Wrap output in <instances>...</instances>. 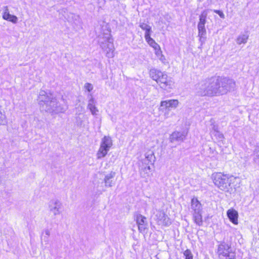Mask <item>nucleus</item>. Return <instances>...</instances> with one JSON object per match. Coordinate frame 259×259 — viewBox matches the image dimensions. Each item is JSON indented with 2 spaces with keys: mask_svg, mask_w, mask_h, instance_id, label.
Instances as JSON below:
<instances>
[{
  "mask_svg": "<svg viewBox=\"0 0 259 259\" xmlns=\"http://www.w3.org/2000/svg\"><path fill=\"white\" fill-rule=\"evenodd\" d=\"M219 82L217 77H212L201 81L196 86V94L199 96L212 97L219 95Z\"/></svg>",
  "mask_w": 259,
  "mask_h": 259,
  "instance_id": "f257e3e1",
  "label": "nucleus"
},
{
  "mask_svg": "<svg viewBox=\"0 0 259 259\" xmlns=\"http://www.w3.org/2000/svg\"><path fill=\"white\" fill-rule=\"evenodd\" d=\"M212 179L214 185L222 191L231 192L234 189L236 178L232 175L217 172L212 175Z\"/></svg>",
  "mask_w": 259,
  "mask_h": 259,
  "instance_id": "f03ea898",
  "label": "nucleus"
},
{
  "mask_svg": "<svg viewBox=\"0 0 259 259\" xmlns=\"http://www.w3.org/2000/svg\"><path fill=\"white\" fill-rule=\"evenodd\" d=\"M150 76L160 85V88L164 90L172 88L174 82L167 75L161 71L155 68L151 69L149 72Z\"/></svg>",
  "mask_w": 259,
  "mask_h": 259,
  "instance_id": "7ed1b4c3",
  "label": "nucleus"
},
{
  "mask_svg": "<svg viewBox=\"0 0 259 259\" xmlns=\"http://www.w3.org/2000/svg\"><path fill=\"white\" fill-rule=\"evenodd\" d=\"M99 43L102 49L106 52V55L109 58L114 56V47L110 32L108 30L99 37Z\"/></svg>",
  "mask_w": 259,
  "mask_h": 259,
  "instance_id": "20e7f679",
  "label": "nucleus"
},
{
  "mask_svg": "<svg viewBox=\"0 0 259 259\" xmlns=\"http://www.w3.org/2000/svg\"><path fill=\"white\" fill-rule=\"evenodd\" d=\"M39 104L42 110L52 114H54L55 111L49 110L51 108L55 109L56 105V99L51 94H48L44 91H40L38 97Z\"/></svg>",
  "mask_w": 259,
  "mask_h": 259,
  "instance_id": "39448f33",
  "label": "nucleus"
},
{
  "mask_svg": "<svg viewBox=\"0 0 259 259\" xmlns=\"http://www.w3.org/2000/svg\"><path fill=\"white\" fill-rule=\"evenodd\" d=\"M190 209L194 222L199 226H202V205L197 198L194 197L191 199Z\"/></svg>",
  "mask_w": 259,
  "mask_h": 259,
  "instance_id": "423d86ee",
  "label": "nucleus"
},
{
  "mask_svg": "<svg viewBox=\"0 0 259 259\" xmlns=\"http://www.w3.org/2000/svg\"><path fill=\"white\" fill-rule=\"evenodd\" d=\"M217 253L220 259H236L235 252L232 250L231 245L224 242L219 245Z\"/></svg>",
  "mask_w": 259,
  "mask_h": 259,
  "instance_id": "0eeeda50",
  "label": "nucleus"
},
{
  "mask_svg": "<svg viewBox=\"0 0 259 259\" xmlns=\"http://www.w3.org/2000/svg\"><path fill=\"white\" fill-rule=\"evenodd\" d=\"M217 78L219 82V95L225 94L234 89L236 83L233 79L220 77H217Z\"/></svg>",
  "mask_w": 259,
  "mask_h": 259,
  "instance_id": "6e6552de",
  "label": "nucleus"
},
{
  "mask_svg": "<svg viewBox=\"0 0 259 259\" xmlns=\"http://www.w3.org/2000/svg\"><path fill=\"white\" fill-rule=\"evenodd\" d=\"M112 146V141L109 136H104L101 140L99 149L97 153V159L104 157Z\"/></svg>",
  "mask_w": 259,
  "mask_h": 259,
  "instance_id": "1a4fd4ad",
  "label": "nucleus"
},
{
  "mask_svg": "<svg viewBox=\"0 0 259 259\" xmlns=\"http://www.w3.org/2000/svg\"><path fill=\"white\" fill-rule=\"evenodd\" d=\"M62 203L58 199H52L48 203V209L54 216L60 214L62 213Z\"/></svg>",
  "mask_w": 259,
  "mask_h": 259,
  "instance_id": "9d476101",
  "label": "nucleus"
},
{
  "mask_svg": "<svg viewBox=\"0 0 259 259\" xmlns=\"http://www.w3.org/2000/svg\"><path fill=\"white\" fill-rule=\"evenodd\" d=\"M208 15L207 10H204L199 16V21L198 24V36L200 39L205 35L206 30L205 24L206 23V18Z\"/></svg>",
  "mask_w": 259,
  "mask_h": 259,
  "instance_id": "9b49d317",
  "label": "nucleus"
},
{
  "mask_svg": "<svg viewBox=\"0 0 259 259\" xmlns=\"http://www.w3.org/2000/svg\"><path fill=\"white\" fill-rule=\"evenodd\" d=\"M155 220L158 225L168 226L171 224L169 218L161 210L157 211Z\"/></svg>",
  "mask_w": 259,
  "mask_h": 259,
  "instance_id": "f8f14e48",
  "label": "nucleus"
},
{
  "mask_svg": "<svg viewBox=\"0 0 259 259\" xmlns=\"http://www.w3.org/2000/svg\"><path fill=\"white\" fill-rule=\"evenodd\" d=\"M187 135V133L186 131H175L170 135L169 140L171 143H181L184 141Z\"/></svg>",
  "mask_w": 259,
  "mask_h": 259,
  "instance_id": "ddd939ff",
  "label": "nucleus"
},
{
  "mask_svg": "<svg viewBox=\"0 0 259 259\" xmlns=\"http://www.w3.org/2000/svg\"><path fill=\"white\" fill-rule=\"evenodd\" d=\"M136 221L139 231L140 232H144L148 225L146 218L141 214H137L136 216Z\"/></svg>",
  "mask_w": 259,
  "mask_h": 259,
  "instance_id": "4468645a",
  "label": "nucleus"
},
{
  "mask_svg": "<svg viewBox=\"0 0 259 259\" xmlns=\"http://www.w3.org/2000/svg\"><path fill=\"white\" fill-rule=\"evenodd\" d=\"M179 103V101L175 99L162 101L160 103V106L159 108V110H163L166 108L170 110V108H177Z\"/></svg>",
  "mask_w": 259,
  "mask_h": 259,
  "instance_id": "2eb2a0df",
  "label": "nucleus"
},
{
  "mask_svg": "<svg viewBox=\"0 0 259 259\" xmlns=\"http://www.w3.org/2000/svg\"><path fill=\"white\" fill-rule=\"evenodd\" d=\"M155 160V157L154 156V152L151 150L148 151L145 153V158L143 160V162L146 164V167L145 169L147 168L148 170L150 169L149 164H153Z\"/></svg>",
  "mask_w": 259,
  "mask_h": 259,
  "instance_id": "dca6fc26",
  "label": "nucleus"
},
{
  "mask_svg": "<svg viewBox=\"0 0 259 259\" xmlns=\"http://www.w3.org/2000/svg\"><path fill=\"white\" fill-rule=\"evenodd\" d=\"M68 108V106L64 100L62 99L61 102H58L56 100V105H55V109H53L51 108H49V110L51 111H55L54 114L59 113H64Z\"/></svg>",
  "mask_w": 259,
  "mask_h": 259,
  "instance_id": "f3484780",
  "label": "nucleus"
},
{
  "mask_svg": "<svg viewBox=\"0 0 259 259\" xmlns=\"http://www.w3.org/2000/svg\"><path fill=\"white\" fill-rule=\"evenodd\" d=\"M91 98L88 101L87 108L90 110L93 115H97V113L99 112V110L96 106V101L93 98L92 95H91Z\"/></svg>",
  "mask_w": 259,
  "mask_h": 259,
  "instance_id": "a211bd4d",
  "label": "nucleus"
},
{
  "mask_svg": "<svg viewBox=\"0 0 259 259\" xmlns=\"http://www.w3.org/2000/svg\"><path fill=\"white\" fill-rule=\"evenodd\" d=\"M115 173L111 171L109 174L105 176L104 181L106 187H111L115 185V181L112 179L114 178Z\"/></svg>",
  "mask_w": 259,
  "mask_h": 259,
  "instance_id": "6ab92c4d",
  "label": "nucleus"
},
{
  "mask_svg": "<svg viewBox=\"0 0 259 259\" xmlns=\"http://www.w3.org/2000/svg\"><path fill=\"white\" fill-rule=\"evenodd\" d=\"M227 216L230 221L235 225H237L238 214L236 210L233 209H229L227 211Z\"/></svg>",
  "mask_w": 259,
  "mask_h": 259,
  "instance_id": "aec40b11",
  "label": "nucleus"
},
{
  "mask_svg": "<svg viewBox=\"0 0 259 259\" xmlns=\"http://www.w3.org/2000/svg\"><path fill=\"white\" fill-rule=\"evenodd\" d=\"M248 35L246 33L240 34L236 39V42L238 45L246 44L248 39Z\"/></svg>",
  "mask_w": 259,
  "mask_h": 259,
  "instance_id": "412c9836",
  "label": "nucleus"
},
{
  "mask_svg": "<svg viewBox=\"0 0 259 259\" xmlns=\"http://www.w3.org/2000/svg\"><path fill=\"white\" fill-rule=\"evenodd\" d=\"M7 123V119L4 113L0 110V125H6Z\"/></svg>",
  "mask_w": 259,
  "mask_h": 259,
  "instance_id": "4be33fe9",
  "label": "nucleus"
},
{
  "mask_svg": "<svg viewBox=\"0 0 259 259\" xmlns=\"http://www.w3.org/2000/svg\"><path fill=\"white\" fill-rule=\"evenodd\" d=\"M3 18L4 19H8V16H10L9 10L8 6H5L3 7Z\"/></svg>",
  "mask_w": 259,
  "mask_h": 259,
  "instance_id": "5701e85b",
  "label": "nucleus"
},
{
  "mask_svg": "<svg viewBox=\"0 0 259 259\" xmlns=\"http://www.w3.org/2000/svg\"><path fill=\"white\" fill-rule=\"evenodd\" d=\"M184 255L185 256V259H193V254L189 249L186 250L184 252Z\"/></svg>",
  "mask_w": 259,
  "mask_h": 259,
  "instance_id": "b1692460",
  "label": "nucleus"
},
{
  "mask_svg": "<svg viewBox=\"0 0 259 259\" xmlns=\"http://www.w3.org/2000/svg\"><path fill=\"white\" fill-rule=\"evenodd\" d=\"M8 19H5L6 20L10 21L14 24H16L18 22V18L15 16L10 14V16H8Z\"/></svg>",
  "mask_w": 259,
  "mask_h": 259,
  "instance_id": "393cba45",
  "label": "nucleus"
},
{
  "mask_svg": "<svg viewBox=\"0 0 259 259\" xmlns=\"http://www.w3.org/2000/svg\"><path fill=\"white\" fill-rule=\"evenodd\" d=\"M148 44L152 47L153 46L157 44L155 41L151 37L145 39Z\"/></svg>",
  "mask_w": 259,
  "mask_h": 259,
  "instance_id": "a878e982",
  "label": "nucleus"
},
{
  "mask_svg": "<svg viewBox=\"0 0 259 259\" xmlns=\"http://www.w3.org/2000/svg\"><path fill=\"white\" fill-rule=\"evenodd\" d=\"M214 136L217 137V138L219 140H222L224 139V135L222 133H221L220 131L217 132L215 133H213Z\"/></svg>",
  "mask_w": 259,
  "mask_h": 259,
  "instance_id": "bb28decb",
  "label": "nucleus"
},
{
  "mask_svg": "<svg viewBox=\"0 0 259 259\" xmlns=\"http://www.w3.org/2000/svg\"><path fill=\"white\" fill-rule=\"evenodd\" d=\"M84 88L89 92H91L93 89V85L90 83H85Z\"/></svg>",
  "mask_w": 259,
  "mask_h": 259,
  "instance_id": "cd10ccee",
  "label": "nucleus"
},
{
  "mask_svg": "<svg viewBox=\"0 0 259 259\" xmlns=\"http://www.w3.org/2000/svg\"><path fill=\"white\" fill-rule=\"evenodd\" d=\"M253 159L254 162L259 165V150L256 151Z\"/></svg>",
  "mask_w": 259,
  "mask_h": 259,
  "instance_id": "c85d7f7f",
  "label": "nucleus"
},
{
  "mask_svg": "<svg viewBox=\"0 0 259 259\" xmlns=\"http://www.w3.org/2000/svg\"><path fill=\"white\" fill-rule=\"evenodd\" d=\"M145 39L148 38L150 37V33L152 32L151 30V27H150L147 29V30H145Z\"/></svg>",
  "mask_w": 259,
  "mask_h": 259,
  "instance_id": "c756f323",
  "label": "nucleus"
},
{
  "mask_svg": "<svg viewBox=\"0 0 259 259\" xmlns=\"http://www.w3.org/2000/svg\"><path fill=\"white\" fill-rule=\"evenodd\" d=\"M140 27L144 30H147V29L151 26L145 23H141Z\"/></svg>",
  "mask_w": 259,
  "mask_h": 259,
  "instance_id": "7c9ffc66",
  "label": "nucleus"
},
{
  "mask_svg": "<svg viewBox=\"0 0 259 259\" xmlns=\"http://www.w3.org/2000/svg\"><path fill=\"white\" fill-rule=\"evenodd\" d=\"M160 111H161L164 113V118H168V115L169 114V110L167 109H164L163 110H159Z\"/></svg>",
  "mask_w": 259,
  "mask_h": 259,
  "instance_id": "2f4dec72",
  "label": "nucleus"
},
{
  "mask_svg": "<svg viewBox=\"0 0 259 259\" xmlns=\"http://www.w3.org/2000/svg\"><path fill=\"white\" fill-rule=\"evenodd\" d=\"M213 12L214 13L218 14L221 18H223V19L225 18V15L223 13L222 11H221L220 10H213Z\"/></svg>",
  "mask_w": 259,
  "mask_h": 259,
  "instance_id": "473e14b6",
  "label": "nucleus"
},
{
  "mask_svg": "<svg viewBox=\"0 0 259 259\" xmlns=\"http://www.w3.org/2000/svg\"><path fill=\"white\" fill-rule=\"evenodd\" d=\"M152 47L154 48L155 51L158 50V51L160 52V48L158 44H156L155 45L153 46Z\"/></svg>",
  "mask_w": 259,
  "mask_h": 259,
  "instance_id": "72a5a7b5",
  "label": "nucleus"
},
{
  "mask_svg": "<svg viewBox=\"0 0 259 259\" xmlns=\"http://www.w3.org/2000/svg\"><path fill=\"white\" fill-rule=\"evenodd\" d=\"M219 131H218V128L217 126L213 125V127H212V131L211 132L212 134H213V133H217V132H219Z\"/></svg>",
  "mask_w": 259,
  "mask_h": 259,
  "instance_id": "f704fd0d",
  "label": "nucleus"
},
{
  "mask_svg": "<svg viewBox=\"0 0 259 259\" xmlns=\"http://www.w3.org/2000/svg\"><path fill=\"white\" fill-rule=\"evenodd\" d=\"M162 52L161 51V49H160V52L158 51V50L155 51V54L157 56H159L160 55H161Z\"/></svg>",
  "mask_w": 259,
  "mask_h": 259,
  "instance_id": "c9c22d12",
  "label": "nucleus"
},
{
  "mask_svg": "<svg viewBox=\"0 0 259 259\" xmlns=\"http://www.w3.org/2000/svg\"><path fill=\"white\" fill-rule=\"evenodd\" d=\"M45 234L47 235V236H50V232L49 230H45Z\"/></svg>",
  "mask_w": 259,
  "mask_h": 259,
  "instance_id": "e433bc0d",
  "label": "nucleus"
}]
</instances>
